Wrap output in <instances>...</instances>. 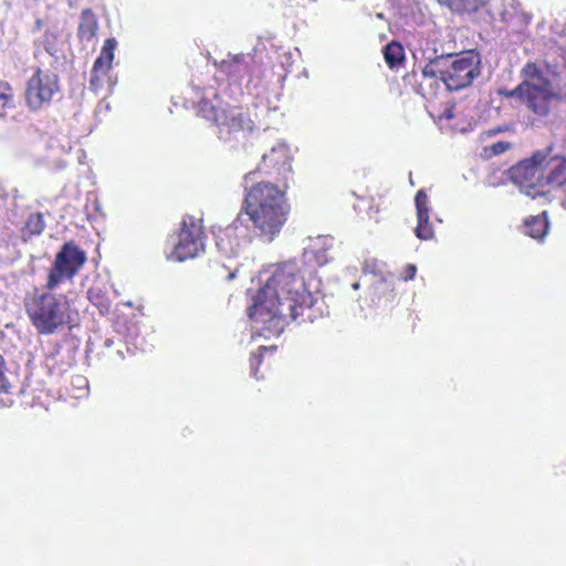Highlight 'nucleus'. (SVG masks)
I'll return each mask as SVG.
<instances>
[{
    "label": "nucleus",
    "mask_w": 566,
    "mask_h": 566,
    "mask_svg": "<svg viewBox=\"0 0 566 566\" xmlns=\"http://www.w3.org/2000/svg\"><path fill=\"white\" fill-rule=\"evenodd\" d=\"M313 294L296 264H279L252 297V329L265 338L279 336L292 321L313 322Z\"/></svg>",
    "instance_id": "obj_1"
},
{
    "label": "nucleus",
    "mask_w": 566,
    "mask_h": 566,
    "mask_svg": "<svg viewBox=\"0 0 566 566\" xmlns=\"http://www.w3.org/2000/svg\"><path fill=\"white\" fill-rule=\"evenodd\" d=\"M255 176V171L244 176V200L226 235L234 234L244 241L255 235L272 242L287 221L290 205L283 190L271 182H254Z\"/></svg>",
    "instance_id": "obj_2"
},
{
    "label": "nucleus",
    "mask_w": 566,
    "mask_h": 566,
    "mask_svg": "<svg viewBox=\"0 0 566 566\" xmlns=\"http://www.w3.org/2000/svg\"><path fill=\"white\" fill-rule=\"evenodd\" d=\"M554 76L555 71L547 62H527L521 70L522 82L509 96L516 97L535 116L546 117L563 99Z\"/></svg>",
    "instance_id": "obj_3"
},
{
    "label": "nucleus",
    "mask_w": 566,
    "mask_h": 566,
    "mask_svg": "<svg viewBox=\"0 0 566 566\" xmlns=\"http://www.w3.org/2000/svg\"><path fill=\"white\" fill-rule=\"evenodd\" d=\"M427 64L422 69L420 86H433L439 78L448 91H460L472 84L481 74V59L474 51L460 54H438L423 51Z\"/></svg>",
    "instance_id": "obj_4"
},
{
    "label": "nucleus",
    "mask_w": 566,
    "mask_h": 566,
    "mask_svg": "<svg viewBox=\"0 0 566 566\" xmlns=\"http://www.w3.org/2000/svg\"><path fill=\"white\" fill-rule=\"evenodd\" d=\"M510 178L522 192L535 199L545 195V187L566 184V158L551 151H537L510 169Z\"/></svg>",
    "instance_id": "obj_5"
},
{
    "label": "nucleus",
    "mask_w": 566,
    "mask_h": 566,
    "mask_svg": "<svg viewBox=\"0 0 566 566\" xmlns=\"http://www.w3.org/2000/svg\"><path fill=\"white\" fill-rule=\"evenodd\" d=\"M46 285L35 287L25 294L23 306L34 328L43 335H51L70 319V303L64 294H56Z\"/></svg>",
    "instance_id": "obj_6"
},
{
    "label": "nucleus",
    "mask_w": 566,
    "mask_h": 566,
    "mask_svg": "<svg viewBox=\"0 0 566 566\" xmlns=\"http://www.w3.org/2000/svg\"><path fill=\"white\" fill-rule=\"evenodd\" d=\"M198 113L214 123L219 138L230 139V136L244 129H251L252 122L237 107L224 104L218 93L208 90L198 103Z\"/></svg>",
    "instance_id": "obj_7"
},
{
    "label": "nucleus",
    "mask_w": 566,
    "mask_h": 566,
    "mask_svg": "<svg viewBox=\"0 0 566 566\" xmlns=\"http://www.w3.org/2000/svg\"><path fill=\"white\" fill-rule=\"evenodd\" d=\"M168 243L171 245V251L167 253L169 260L182 262L198 256L205 250L200 222L192 217L184 219L179 232L171 235Z\"/></svg>",
    "instance_id": "obj_8"
},
{
    "label": "nucleus",
    "mask_w": 566,
    "mask_h": 566,
    "mask_svg": "<svg viewBox=\"0 0 566 566\" xmlns=\"http://www.w3.org/2000/svg\"><path fill=\"white\" fill-rule=\"evenodd\" d=\"M87 256L74 242H66L56 253L52 268L50 269L46 287L55 290L64 281H72L73 277L86 263Z\"/></svg>",
    "instance_id": "obj_9"
},
{
    "label": "nucleus",
    "mask_w": 566,
    "mask_h": 566,
    "mask_svg": "<svg viewBox=\"0 0 566 566\" xmlns=\"http://www.w3.org/2000/svg\"><path fill=\"white\" fill-rule=\"evenodd\" d=\"M59 91L57 75L51 72L36 70L30 77L25 88V99L33 111L49 104L53 95Z\"/></svg>",
    "instance_id": "obj_10"
},
{
    "label": "nucleus",
    "mask_w": 566,
    "mask_h": 566,
    "mask_svg": "<svg viewBox=\"0 0 566 566\" xmlns=\"http://www.w3.org/2000/svg\"><path fill=\"white\" fill-rule=\"evenodd\" d=\"M291 160L289 146L284 143H277L269 153L263 155L262 165L265 168L273 169L279 176L286 179L292 171Z\"/></svg>",
    "instance_id": "obj_11"
},
{
    "label": "nucleus",
    "mask_w": 566,
    "mask_h": 566,
    "mask_svg": "<svg viewBox=\"0 0 566 566\" xmlns=\"http://www.w3.org/2000/svg\"><path fill=\"white\" fill-rule=\"evenodd\" d=\"M117 46V41L115 38H109L105 40L101 53L98 57L95 60L92 74H91V85L97 86L101 76L107 74V72L112 67V62L114 60V51Z\"/></svg>",
    "instance_id": "obj_12"
},
{
    "label": "nucleus",
    "mask_w": 566,
    "mask_h": 566,
    "mask_svg": "<svg viewBox=\"0 0 566 566\" xmlns=\"http://www.w3.org/2000/svg\"><path fill=\"white\" fill-rule=\"evenodd\" d=\"M418 226L415 230L416 235L421 240H429L433 237V230L429 224L428 197L423 190H419L415 198Z\"/></svg>",
    "instance_id": "obj_13"
},
{
    "label": "nucleus",
    "mask_w": 566,
    "mask_h": 566,
    "mask_svg": "<svg viewBox=\"0 0 566 566\" xmlns=\"http://www.w3.org/2000/svg\"><path fill=\"white\" fill-rule=\"evenodd\" d=\"M249 71V64L243 56H232L229 60H223L219 65V75L227 76L233 83L240 85L243 76Z\"/></svg>",
    "instance_id": "obj_14"
},
{
    "label": "nucleus",
    "mask_w": 566,
    "mask_h": 566,
    "mask_svg": "<svg viewBox=\"0 0 566 566\" xmlns=\"http://www.w3.org/2000/svg\"><path fill=\"white\" fill-rule=\"evenodd\" d=\"M332 247V237L319 235L316 238H310V242L304 251L308 259H314L318 265H324L328 261V251Z\"/></svg>",
    "instance_id": "obj_15"
},
{
    "label": "nucleus",
    "mask_w": 566,
    "mask_h": 566,
    "mask_svg": "<svg viewBox=\"0 0 566 566\" xmlns=\"http://www.w3.org/2000/svg\"><path fill=\"white\" fill-rule=\"evenodd\" d=\"M420 19L419 8L415 0H399L396 21L398 27L417 24Z\"/></svg>",
    "instance_id": "obj_16"
},
{
    "label": "nucleus",
    "mask_w": 566,
    "mask_h": 566,
    "mask_svg": "<svg viewBox=\"0 0 566 566\" xmlns=\"http://www.w3.org/2000/svg\"><path fill=\"white\" fill-rule=\"evenodd\" d=\"M525 233L533 239L542 240L548 231L546 212L525 220Z\"/></svg>",
    "instance_id": "obj_17"
},
{
    "label": "nucleus",
    "mask_w": 566,
    "mask_h": 566,
    "mask_svg": "<svg viewBox=\"0 0 566 566\" xmlns=\"http://www.w3.org/2000/svg\"><path fill=\"white\" fill-rule=\"evenodd\" d=\"M441 4L447 6L451 11L458 13H471L483 7L488 0H438Z\"/></svg>",
    "instance_id": "obj_18"
},
{
    "label": "nucleus",
    "mask_w": 566,
    "mask_h": 566,
    "mask_svg": "<svg viewBox=\"0 0 566 566\" xmlns=\"http://www.w3.org/2000/svg\"><path fill=\"white\" fill-rule=\"evenodd\" d=\"M384 57L389 67H395L405 59V50L398 42H390L384 49Z\"/></svg>",
    "instance_id": "obj_19"
},
{
    "label": "nucleus",
    "mask_w": 566,
    "mask_h": 566,
    "mask_svg": "<svg viewBox=\"0 0 566 566\" xmlns=\"http://www.w3.org/2000/svg\"><path fill=\"white\" fill-rule=\"evenodd\" d=\"M87 297L102 314L108 313L111 308V301L98 286H92L87 291Z\"/></svg>",
    "instance_id": "obj_20"
},
{
    "label": "nucleus",
    "mask_w": 566,
    "mask_h": 566,
    "mask_svg": "<svg viewBox=\"0 0 566 566\" xmlns=\"http://www.w3.org/2000/svg\"><path fill=\"white\" fill-rule=\"evenodd\" d=\"M96 29V22L93 19V14L90 10L83 12L82 23L80 24L78 32L83 36L91 38L94 35Z\"/></svg>",
    "instance_id": "obj_21"
},
{
    "label": "nucleus",
    "mask_w": 566,
    "mask_h": 566,
    "mask_svg": "<svg viewBox=\"0 0 566 566\" xmlns=\"http://www.w3.org/2000/svg\"><path fill=\"white\" fill-rule=\"evenodd\" d=\"M510 147L511 144L507 142H497L491 145L489 148H485V151L489 156H496L505 153L507 149H510Z\"/></svg>",
    "instance_id": "obj_22"
},
{
    "label": "nucleus",
    "mask_w": 566,
    "mask_h": 566,
    "mask_svg": "<svg viewBox=\"0 0 566 566\" xmlns=\"http://www.w3.org/2000/svg\"><path fill=\"white\" fill-rule=\"evenodd\" d=\"M28 227L30 228L31 233L40 234L44 229V222L41 214L36 217H31Z\"/></svg>",
    "instance_id": "obj_23"
},
{
    "label": "nucleus",
    "mask_w": 566,
    "mask_h": 566,
    "mask_svg": "<svg viewBox=\"0 0 566 566\" xmlns=\"http://www.w3.org/2000/svg\"><path fill=\"white\" fill-rule=\"evenodd\" d=\"M266 349H268L266 347L261 346L259 348L258 354H252V356L250 358V364H251V373L253 376H256V367L261 364L262 353L265 352Z\"/></svg>",
    "instance_id": "obj_24"
},
{
    "label": "nucleus",
    "mask_w": 566,
    "mask_h": 566,
    "mask_svg": "<svg viewBox=\"0 0 566 566\" xmlns=\"http://www.w3.org/2000/svg\"><path fill=\"white\" fill-rule=\"evenodd\" d=\"M229 243L224 241L223 238H219L218 241H217V247L218 249L227 254V255H234L237 253V249L233 248V247H228Z\"/></svg>",
    "instance_id": "obj_25"
},
{
    "label": "nucleus",
    "mask_w": 566,
    "mask_h": 566,
    "mask_svg": "<svg viewBox=\"0 0 566 566\" xmlns=\"http://www.w3.org/2000/svg\"><path fill=\"white\" fill-rule=\"evenodd\" d=\"M417 273V268L416 265L413 264H407L405 270H403V274H402V279L405 281H409V280H412L415 277Z\"/></svg>",
    "instance_id": "obj_26"
},
{
    "label": "nucleus",
    "mask_w": 566,
    "mask_h": 566,
    "mask_svg": "<svg viewBox=\"0 0 566 566\" xmlns=\"http://www.w3.org/2000/svg\"><path fill=\"white\" fill-rule=\"evenodd\" d=\"M8 92H1L0 93V101H3V106L6 105V102L11 98L10 87L7 86Z\"/></svg>",
    "instance_id": "obj_27"
},
{
    "label": "nucleus",
    "mask_w": 566,
    "mask_h": 566,
    "mask_svg": "<svg viewBox=\"0 0 566 566\" xmlns=\"http://www.w3.org/2000/svg\"><path fill=\"white\" fill-rule=\"evenodd\" d=\"M558 52L566 66V44L564 46L558 48Z\"/></svg>",
    "instance_id": "obj_28"
},
{
    "label": "nucleus",
    "mask_w": 566,
    "mask_h": 566,
    "mask_svg": "<svg viewBox=\"0 0 566 566\" xmlns=\"http://www.w3.org/2000/svg\"><path fill=\"white\" fill-rule=\"evenodd\" d=\"M235 276V272H231L229 275H228V280H233Z\"/></svg>",
    "instance_id": "obj_29"
},
{
    "label": "nucleus",
    "mask_w": 566,
    "mask_h": 566,
    "mask_svg": "<svg viewBox=\"0 0 566 566\" xmlns=\"http://www.w3.org/2000/svg\"><path fill=\"white\" fill-rule=\"evenodd\" d=\"M353 289H354V290L359 289V283H357V282H356V283H354V284H353Z\"/></svg>",
    "instance_id": "obj_30"
},
{
    "label": "nucleus",
    "mask_w": 566,
    "mask_h": 566,
    "mask_svg": "<svg viewBox=\"0 0 566 566\" xmlns=\"http://www.w3.org/2000/svg\"><path fill=\"white\" fill-rule=\"evenodd\" d=\"M376 17H377L378 19H384V14H382V13H377V14H376Z\"/></svg>",
    "instance_id": "obj_31"
}]
</instances>
